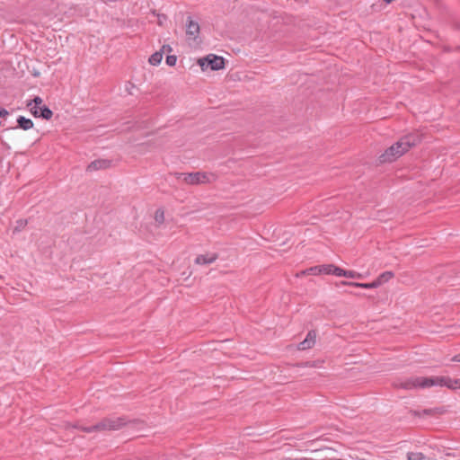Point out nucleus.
I'll return each mask as SVG.
<instances>
[{
    "instance_id": "f257e3e1",
    "label": "nucleus",
    "mask_w": 460,
    "mask_h": 460,
    "mask_svg": "<svg viewBox=\"0 0 460 460\" xmlns=\"http://www.w3.org/2000/svg\"><path fill=\"white\" fill-rule=\"evenodd\" d=\"M434 385L446 386L449 389L460 388V379H452L448 376H434V377H424L418 376L410 378L400 385L399 387L411 390L413 388L420 387L426 388Z\"/></svg>"
},
{
    "instance_id": "f03ea898",
    "label": "nucleus",
    "mask_w": 460,
    "mask_h": 460,
    "mask_svg": "<svg viewBox=\"0 0 460 460\" xmlns=\"http://www.w3.org/2000/svg\"><path fill=\"white\" fill-rule=\"evenodd\" d=\"M419 142L420 137L415 135H407L401 137L378 156L379 164H383L394 162Z\"/></svg>"
},
{
    "instance_id": "7ed1b4c3",
    "label": "nucleus",
    "mask_w": 460,
    "mask_h": 460,
    "mask_svg": "<svg viewBox=\"0 0 460 460\" xmlns=\"http://www.w3.org/2000/svg\"><path fill=\"white\" fill-rule=\"evenodd\" d=\"M128 423L125 417L110 416L101 420L92 426H75V428L87 433H100L106 431H115L122 429Z\"/></svg>"
},
{
    "instance_id": "20e7f679",
    "label": "nucleus",
    "mask_w": 460,
    "mask_h": 460,
    "mask_svg": "<svg viewBox=\"0 0 460 460\" xmlns=\"http://www.w3.org/2000/svg\"><path fill=\"white\" fill-rule=\"evenodd\" d=\"M173 175L181 180L184 183L188 185H198V184H207L211 183L216 181L217 176L214 173L203 172H174Z\"/></svg>"
},
{
    "instance_id": "39448f33",
    "label": "nucleus",
    "mask_w": 460,
    "mask_h": 460,
    "mask_svg": "<svg viewBox=\"0 0 460 460\" xmlns=\"http://www.w3.org/2000/svg\"><path fill=\"white\" fill-rule=\"evenodd\" d=\"M198 64L203 71L208 68L217 71L225 67V59L223 57L208 54L204 58H199Z\"/></svg>"
},
{
    "instance_id": "423d86ee",
    "label": "nucleus",
    "mask_w": 460,
    "mask_h": 460,
    "mask_svg": "<svg viewBox=\"0 0 460 460\" xmlns=\"http://www.w3.org/2000/svg\"><path fill=\"white\" fill-rule=\"evenodd\" d=\"M316 336L314 330L309 331L305 339L297 345V349L305 350L313 348L316 342Z\"/></svg>"
},
{
    "instance_id": "0eeeda50",
    "label": "nucleus",
    "mask_w": 460,
    "mask_h": 460,
    "mask_svg": "<svg viewBox=\"0 0 460 460\" xmlns=\"http://www.w3.org/2000/svg\"><path fill=\"white\" fill-rule=\"evenodd\" d=\"M199 25L197 22H194L191 17H188L186 24V34L189 39L196 40L199 35Z\"/></svg>"
},
{
    "instance_id": "6e6552de",
    "label": "nucleus",
    "mask_w": 460,
    "mask_h": 460,
    "mask_svg": "<svg viewBox=\"0 0 460 460\" xmlns=\"http://www.w3.org/2000/svg\"><path fill=\"white\" fill-rule=\"evenodd\" d=\"M111 165V161L107 159H98L93 161L90 164H88L86 171L87 172H94L97 170H102L110 168Z\"/></svg>"
},
{
    "instance_id": "1a4fd4ad",
    "label": "nucleus",
    "mask_w": 460,
    "mask_h": 460,
    "mask_svg": "<svg viewBox=\"0 0 460 460\" xmlns=\"http://www.w3.org/2000/svg\"><path fill=\"white\" fill-rule=\"evenodd\" d=\"M43 101L40 97L36 96L34 99L28 101L26 106L30 109V111L34 117H38V108H40Z\"/></svg>"
},
{
    "instance_id": "9d476101",
    "label": "nucleus",
    "mask_w": 460,
    "mask_h": 460,
    "mask_svg": "<svg viewBox=\"0 0 460 460\" xmlns=\"http://www.w3.org/2000/svg\"><path fill=\"white\" fill-rule=\"evenodd\" d=\"M217 259V253L212 254H200L196 257L195 263L199 265L211 264Z\"/></svg>"
},
{
    "instance_id": "9b49d317",
    "label": "nucleus",
    "mask_w": 460,
    "mask_h": 460,
    "mask_svg": "<svg viewBox=\"0 0 460 460\" xmlns=\"http://www.w3.org/2000/svg\"><path fill=\"white\" fill-rule=\"evenodd\" d=\"M341 284L343 286L357 287V288H367V289L378 288V283L376 282V279L370 283H358V282H350V281L344 280V281H341Z\"/></svg>"
},
{
    "instance_id": "f8f14e48",
    "label": "nucleus",
    "mask_w": 460,
    "mask_h": 460,
    "mask_svg": "<svg viewBox=\"0 0 460 460\" xmlns=\"http://www.w3.org/2000/svg\"><path fill=\"white\" fill-rule=\"evenodd\" d=\"M17 128H20L23 130H28L33 127V122L31 119H27L23 116H20L17 119Z\"/></svg>"
},
{
    "instance_id": "ddd939ff",
    "label": "nucleus",
    "mask_w": 460,
    "mask_h": 460,
    "mask_svg": "<svg viewBox=\"0 0 460 460\" xmlns=\"http://www.w3.org/2000/svg\"><path fill=\"white\" fill-rule=\"evenodd\" d=\"M394 274L392 271H385L382 274H380L376 278V282L378 283V287L385 284V282H388L391 279H393Z\"/></svg>"
},
{
    "instance_id": "4468645a",
    "label": "nucleus",
    "mask_w": 460,
    "mask_h": 460,
    "mask_svg": "<svg viewBox=\"0 0 460 460\" xmlns=\"http://www.w3.org/2000/svg\"><path fill=\"white\" fill-rule=\"evenodd\" d=\"M52 115V111H50L46 105H41L40 108H38V117L49 119Z\"/></svg>"
},
{
    "instance_id": "2eb2a0df",
    "label": "nucleus",
    "mask_w": 460,
    "mask_h": 460,
    "mask_svg": "<svg viewBox=\"0 0 460 460\" xmlns=\"http://www.w3.org/2000/svg\"><path fill=\"white\" fill-rule=\"evenodd\" d=\"M162 59H163V52L160 50V51H156L154 54H152L149 58L148 61L152 66H157L161 63Z\"/></svg>"
},
{
    "instance_id": "dca6fc26",
    "label": "nucleus",
    "mask_w": 460,
    "mask_h": 460,
    "mask_svg": "<svg viewBox=\"0 0 460 460\" xmlns=\"http://www.w3.org/2000/svg\"><path fill=\"white\" fill-rule=\"evenodd\" d=\"M425 456L421 452L407 453V460H423Z\"/></svg>"
},
{
    "instance_id": "f3484780",
    "label": "nucleus",
    "mask_w": 460,
    "mask_h": 460,
    "mask_svg": "<svg viewBox=\"0 0 460 460\" xmlns=\"http://www.w3.org/2000/svg\"><path fill=\"white\" fill-rule=\"evenodd\" d=\"M301 274L302 275H305V274L319 275V274H322L321 273V267H320V265L319 266L311 267V268L302 271Z\"/></svg>"
},
{
    "instance_id": "a211bd4d",
    "label": "nucleus",
    "mask_w": 460,
    "mask_h": 460,
    "mask_svg": "<svg viewBox=\"0 0 460 460\" xmlns=\"http://www.w3.org/2000/svg\"><path fill=\"white\" fill-rule=\"evenodd\" d=\"M155 219L158 224H163L164 221V212L162 209H157L155 214Z\"/></svg>"
},
{
    "instance_id": "6ab92c4d",
    "label": "nucleus",
    "mask_w": 460,
    "mask_h": 460,
    "mask_svg": "<svg viewBox=\"0 0 460 460\" xmlns=\"http://www.w3.org/2000/svg\"><path fill=\"white\" fill-rule=\"evenodd\" d=\"M332 266L333 264H324L320 265L321 267V273L322 274H332Z\"/></svg>"
},
{
    "instance_id": "aec40b11",
    "label": "nucleus",
    "mask_w": 460,
    "mask_h": 460,
    "mask_svg": "<svg viewBox=\"0 0 460 460\" xmlns=\"http://www.w3.org/2000/svg\"><path fill=\"white\" fill-rule=\"evenodd\" d=\"M344 273H346V270H343L338 266L333 265L332 266V275L338 276V277H344Z\"/></svg>"
},
{
    "instance_id": "412c9836",
    "label": "nucleus",
    "mask_w": 460,
    "mask_h": 460,
    "mask_svg": "<svg viewBox=\"0 0 460 460\" xmlns=\"http://www.w3.org/2000/svg\"><path fill=\"white\" fill-rule=\"evenodd\" d=\"M344 277L349 279H360L362 275L354 270H346V273H344Z\"/></svg>"
},
{
    "instance_id": "4be33fe9",
    "label": "nucleus",
    "mask_w": 460,
    "mask_h": 460,
    "mask_svg": "<svg viewBox=\"0 0 460 460\" xmlns=\"http://www.w3.org/2000/svg\"><path fill=\"white\" fill-rule=\"evenodd\" d=\"M26 225H27V220L20 219V220L16 221V226L14 227V232L21 231L22 229H23L25 227Z\"/></svg>"
},
{
    "instance_id": "5701e85b",
    "label": "nucleus",
    "mask_w": 460,
    "mask_h": 460,
    "mask_svg": "<svg viewBox=\"0 0 460 460\" xmlns=\"http://www.w3.org/2000/svg\"><path fill=\"white\" fill-rule=\"evenodd\" d=\"M177 61V57L175 55H169L166 57V64L170 66H175Z\"/></svg>"
},
{
    "instance_id": "b1692460",
    "label": "nucleus",
    "mask_w": 460,
    "mask_h": 460,
    "mask_svg": "<svg viewBox=\"0 0 460 460\" xmlns=\"http://www.w3.org/2000/svg\"><path fill=\"white\" fill-rule=\"evenodd\" d=\"M8 115H9L8 111L4 109V108H2V107H0V117L1 118H5Z\"/></svg>"
},
{
    "instance_id": "393cba45",
    "label": "nucleus",
    "mask_w": 460,
    "mask_h": 460,
    "mask_svg": "<svg viewBox=\"0 0 460 460\" xmlns=\"http://www.w3.org/2000/svg\"><path fill=\"white\" fill-rule=\"evenodd\" d=\"M161 51H162L163 53H164V51H168V52H170V51H172V48H171V46H170V45H164V46L162 47Z\"/></svg>"
},
{
    "instance_id": "a878e982",
    "label": "nucleus",
    "mask_w": 460,
    "mask_h": 460,
    "mask_svg": "<svg viewBox=\"0 0 460 460\" xmlns=\"http://www.w3.org/2000/svg\"><path fill=\"white\" fill-rule=\"evenodd\" d=\"M452 360L456 362H460V354L454 356Z\"/></svg>"
},
{
    "instance_id": "bb28decb",
    "label": "nucleus",
    "mask_w": 460,
    "mask_h": 460,
    "mask_svg": "<svg viewBox=\"0 0 460 460\" xmlns=\"http://www.w3.org/2000/svg\"><path fill=\"white\" fill-rule=\"evenodd\" d=\"M431 411H432L431 410H424V411H423V412H424L425 414H430V413H431Z\"/></svg>"
},
{
    "instance_id": "cd10ccee",
    "label": "nucleus",
    "mask_w": 460,
    "mask_h": 460,
    "mask_svg": "<svg viewBox=\"0 0 460 460\" xmlns=\"http://www.w3.org/2000/svg\"><path fill=\"white\" fill-rule=\"evenodd\" d=\"M384 2H385L386 4H390L391 2H393L394 0H383Z\"/></svg>"
},
{
    "instance_id": "c85d7f7f",
    "label": "nucleus",
    "mask_w": 460,
    "mask_h": 460,
    "mask_svg": "<svg viewBox=\"0 0 460 460\" xmlns=\"http://www.w3.org/2000/svg\"><path fill=\"white\" fill-rule=\"evenodd\" d=\"M108 0H102V2L106 3Z\"/></svg>"
}]
</instances>
